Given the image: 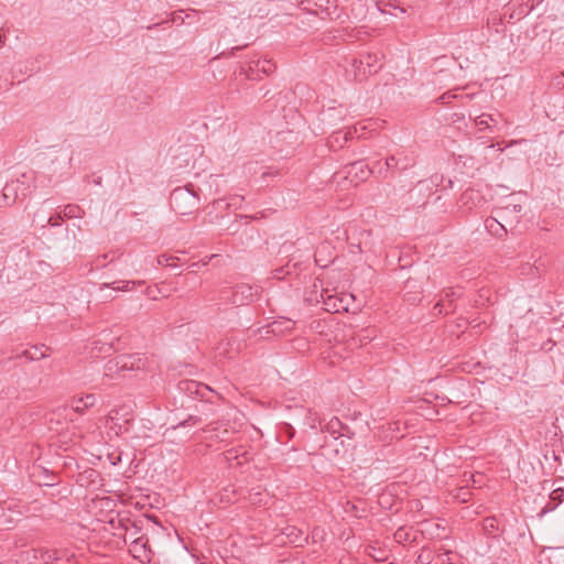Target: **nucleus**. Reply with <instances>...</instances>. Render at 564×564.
I'll use <instances>...</instances> for the list:
<instances>
[{"mask_svg":"<svg viewBox=\"0 0 564 564\" xmlns=\"http://www.w3.org/2000/svg\"><path fill=\"white\" fill-rule=\"evenodd\" d=\"M112 349V346L108 344L106 347L101 348L104 352H109Z\"/></svg>","mask_w":564,"mask_h":564,"instance_id":"obj_41","label":"nucleus"},{"mask_svg":"<svg viewBox=\"0 0 564 564\" xmlns=\"http://www.w3.org/2000/svg\"><path fill=\"white\" fill-rule=\"evenodd\" d=\"M199 189L193 184L176 187L170 195V206L178 215H189L198 209Z\"/></svg>","mask_w":564,"mask_h":564,"instance_id":"obj_2","label":"nucleus"},{"mask_svg":"<svg viewBox=\"0 0 564 564\" xmlns=\"http://www.w3.org/2000/svg\"><path fill=\"white\" fill-rule=\"evenodd\" d=\"M282 535H284L289 543L294 544L295 546H303L308 542V536L304 535V532L295 527V525H286L281 530Z\"/></svg>","mask_w":564,"mask_h":564,"instance_id":"obj_12","label":"nucleus"},{"mask_svg":"<svg viewBox=\"0 0 564 564\" xmlns=\"http://www.w3.org/2000/svg\"><path fill=\"white\" fill-rule=\"evenodd\" d=\"M280 431L286 435L288 440H292L295 435L294 427L289 423H283Z\"/></svg>","mask_w":564,"mask_h":564,"instance_id":"obj_33","label":"nucleus"},{"mask_svg":"<svg viewBox=\"0 0 564 564\" xmlns=\"http://www.w3.org/2000/svg\"><path fill=\"white\" fill-rule=\"evenodd\" d=\"M456 96L455 95H452L451 93H445L443 94L438 100L441 101V104H449L451 102V99L452 98H455Z\"/></svg>","mask_w":564,"mask_h":564,"instance_id":"obj_35","label":"nucleus"},{"mask_svg":"<svg viewBox=\"0 0 564 564\" xmlns=\"http://www.w3.org/2000/svg\"><path fill=\"white\" fill-rule=\"evenodd\" d=\"M155 291H156V290H151L150 288H148V289H147V294H148L151 299L155 300V299H156Z\"/></svg>","mask_w":564,"mask_h":564,"instance_id":"obj_40","label":"nucleus"},{"mask_svg":"<svg viewBox=\"0 0 564 564\" xmlns=\"http://www.w3.org/2000/svg\"><path fill=\"white\" fill-rule=\"evenodd\" d=\"M284 273V268H279L274 271V278L282 279Z\"/></svg>","mask_w":564,"mask_h":564,"instance_id":"obj_38","label":"nucleus"},{"mask_svg":"<svg viewBox=\"0 0 564 564\" xmlns=\"http://www.w3.org/2000/svg\"><path fill=\"white\" fill-rule=\"evenodd\" d=\"M276 66L275 63L272 59H257V61H250L248 63V69H245V73L247 74L248 78L253 79V73L254 72H261L265 75H270L275 70Z\"/></svg>","mask_w":564,"mask_h":564,"instance_id":"obj_11","label":"nucleus"},{"mask_svg":"<svg viewBox=\"0 0 564 564\" xmlns=\"http://www.w3.org/2000/svg\"><path fill=\"white\" fill-rule=\"evenodd\" d=\"M145 358L140 354H122L108 360L104 367V376L110 379L131 378V372L142 371Z\"/></svg>","mask_w":564,"mask_h":564,"instance_id":"obj_1","label":"nucleus"},{"mask_svg":"<svg viewBox=\"0 0 564 564\" xmlns=\"http://www.w3.org/2000/svg\"><path fill=\"white\" fill-rule=\"evenodd\" d=\"M482 528L486 533L494 534L498 530V520L495 517L484 519Z\"/></svg>","mask_w":564,"mask_h":564,"instance_id":"obj_30","label":"nucleus"},{"mask_svg":"<svg viewBox=\"0 0 564 564\" xmlns=\"http://www.w3.org/2000/svg\"><path fill=\"white\" fill-rule=\"evenodd\" d=\"M485 227L486 229L494 236L498 238H502L507 235V229L505 225H502L498 219L496 218H487L485 220Z\"/></svg>","mask_w":564,"mask_h":564,"instance_id":"obj_19","label":"nucleus"},{"mask_svg":"<svg viewBox=\"0 0 564 564\" xmlns=\"http://www.w3.org/2000/svg\"><path fill=\"white\" fill-rule=\"evenodd\" d=\"M178 389L188 395L196 397L206 401H209L208 394L213 392V390L207 384L194 380L180 381Z\"/></svg>","mask_w":564,"mask_h":564,"instance_id":"obj_9","label":"nucleus"},{"mask_svg":"<svg viewBox=\"0 0 564 564\" xmlns=\"http://www.w3.org/2000/svg\"><path fill=\"white\" fill-rule=\"evenodd\" d=\"M475 124L484 128H490V123H497V119L492 115L481 113L475 118Z\"/></svg>","mask_w":564,"mask_h":564,"instance_id":"obj_29","label":"nucleus"},{"mask_svg":"<svg viewBox=\"0 0 564 564\" xmlns=\"http://www.w3.org/2000/svg\"><path fill=\"white\" fill-rule=\"evenodd\" d=\"M453 497L457 501L465 503L470 500L471 491L467 486L458 487L454 490Z\"/></svg>","mask_w":564,"mask_h":564,"instance_id":"obj_27","label":"nucleus"},{"mask_svg":"<svg viewBox=\"0 0 564 564\" xmlns=\"http://www.w3.org/2000/svg\"><path fill=\"white\" fill-rule=\"evenodd\" d=\"M43 347H45V346L44 345H42L41 347L34 346L33 347L34 351H32L31 349H24L21 352L17 354L14 357L13 356L9 357L8 360L18 359L21 357L26 358L29 360H39V359L45 358L48 356L46 352L41 351L40 355L36 354V351L41 350V348H43Z\"/></svg>","mask_w":564,"mask_h":564,"instance_id":"obj_22","label":"nucleus"},{"mask_svg":"<svg viewBox=\"0 0 564 564\" xmlns=\"http://www.w3.org/2000/svg\"><path fill=\"white\" fill-rule=\"evenodd\" d=\"M371 175H377L383 180L388 178L390 175H393L391 167L389 166V162L386 159L384 162L376 161L373 165L370 167Z\"/></svg>","mask_w":564,"mask_h":564,"instance_id":"obj_20","label":"nucleus"},{"mask_svg":"<svg viewBox=\"0 0 564 564\" xmlns=\"http://www.w3.org/2000/svg\"><path fill=\"white\" fill-rule=\"evenodd\" d=\"M564 501V488H555L550 492L549 501L538 513L540 518L544 517L546 513L554 511L562 502Z\"/></svg>","mask_w":564,"mask_h":564,"instance_id":"obj_13","label":"nucleus"},{"mask_svg":"<svg viewBox=\"0 0 564 564\" xmlns=\"http://www.w3.org/2000/svg\"><path fill=\"white\" fill-rule=\"evenodd\" d=\"M521 210L522 206L520 204H507L499 208L498 215L501 219L506 220L510 214H519Z\"/></svg>","mask_w":564,"mask_h":564,"instance_id":"obj_25","label":"nucleus"},{"mask_svg":"<svg viewBox=\"0 0 564 564\" xmlns=\"http://www.w3.org/2000/svg\"><path fill=\"white\" fill-rule=\"evenodd\" d=\"M481 199H482V197L480 196L479 192L471 189V188L466 189L462 194V202L464 205H469V203L471 202L473 206H476L477 205L476 200L479 203Z\"/></svg>","mask_w":564,"mask_h":564,"instance_id":"obj_24","label":"nucleus"},{"mask_svg":"<svg viewBox=\"0 0 564 564\" xmlns=\"http://www.w3.org/2000/svg\"><path fill=\"white\" fill-rule=\"evenodd\" d=\"M84 215V209L76 204H68L63 208V216H65L66 219L82 218Z\"/></svg>","mask_w":564,"mask_h":564,"instance_id":"obj_23","label":"nucleus"},{"mask_svg":"<svg viewBox=\"0 0 564 564\" xmlns=\"http://www.w3.org/2000/svg\"><path fill=\"white\" fill-rule=\"evenodd\" d=\"M355 132L356 129L354 132L351 130L334 132L328 139L329 147L334 150L343 148L347 141L354 138Z\"/></svg>","mask_w":564,"mask_h":564,"instance_id":"obj_17","label":"nucleus"},{"mask_svg":"<svg viewBox=\"0 0 564 564\" xmlns=\"http://www.w3.org/2000/svg\"><path fill=\"white\" fill-rule=\"evenodd\" d=\"M140 532V529L137 525H133V531H127L124 534V543H128V541H132L134 538H139L138 534Z\"/></svg>","mask_w":564,"mask_h":564,"instance_id":"obj_34","label":"nucleus"},{"mask_svg":"<svg viewBox=\"0 0 564 564\" xmlns=\"http://www.w3.org/2000/svg\"><path fill=\"white\" fill-rule=\"evenodd\" d=\"M137 284H142L141 281H115L111 284H105L106 286H110L113 290L117 291H130L132 290Z\"/></svg>","mask_w":564,"mask_h":564,"instance_id":"obj_26","label":"nucleus"},{"mask_svg":"<svg viewBox=\"0 0 564 564\" xmlns=\"http://www.w3.org/2000/svg\"><path fill=\"white\" fill-rule=\"evenodd\" d=\"M33 561L31 564H52L62 561L65 556V551L57 549H33Z\"/></svg>","mask_w":564,"mask_h":564,"instance_id":"obj_8","label":"nucleus"},{"mask_svg":"<svg viewBox=\"0 0 564 564\" xmlns=\"http://www.w3.org/2000/svg\"><path fill=\"white\" fill-rule=\"evenodd\" d=\"M176 261H178V258L174 257V256L161 254V256L158 257V263L160 265L175 267L176 265Z\"/></svg>","mask_w":564,"mask_h":564,"instance_id":"obj_31","label":"nucleus"},{"mask_svg":"<svg viewBox=\"0 0 564 564\" xmlns=\"http://www.w3.org/2000/svg\"><path fill=\"white\" fill-rule=\"evenodd\" d=\"M33 176L22 174L21 177L12 180L11 183L14 186L20 200L25 199L32 193Z\"/></svg>","mask_w":564,"mask_h":564,"instance_id":"obj_14","label":"nucleus"},{"mask_svg":"<svg viewBox=\"0 0 564 564\" xmlns=\"http://www.w3.org/2000/svg\"><path fill=\"white\" fill-rule=\"evenodd\" d=\"M225 457L227 460H231L238 458V455L236 454V451L229 449L225 453Z\"/></svg>","mask_w":564,"mask_h":564,"instance_id":"obj_36","label":"nucleus"},{"mask_svg":"<svg viewBox=\"0 0 564 564\" xmlns=\"http://www.w3.org/2000/svg\"><path fill=\"white\" fill-rule=\"evenodd\" d=\"M3 43H4V40H3V37L0 35V46H1V45H3Z\"/></svg>","mask_w":564,"mask_h":564,"instance_id":"obj_42","label":"nucleus"},{"mask_svg":"<svg viewBox=\"0 0 564 564\" xmlns=\"http://www.w3.org/2000/svg\"><path fill=\"white\" fill-rule=\"evenodd\" d=\"M20 200L17 191L11 182H8L2 189V203L0 205L9 206Z\"/></svg>","mask_w":564,"mask_h":564,"instance_id":"obj_21","label":"nucleus"},{"mask_svg":"<svg viewBox=\"0 0 564 564\" xmlns=\"http://www.w3.org/2000/svg\"><path fill=\"white\" fill-rule=\"evenodd\" d=\"M462 295V291L455 289H448L443 292L442 299L435 304V308L438 310V313H443V307L445 306L444 302L446 301L448 304L445 308V314L448 313V310L454 311L455 306L453 305V301L456 297Z\"/></svg>","mask_w":564,"mask_h":564,"instance_id":"obj_16","label":"nucleus"},{"mask_svg":"<svg viewBox=\"0 0 564 564\" xmlns=\"http://www.w3.org/2000/svg\"><path fill=\"white\" fill-rule=\"evenodd\" d=\"M236 217H237V219L239 218V219H246V220H249V219H258V216H257V215H254V216L237 215Z\"/></svg>","mask_w":564,"mask_h":564,"instance_id":"obj_39","label":"nucleus"},{"mask_svg":"<svg viewBox=\"0 0 564 564\" xmlns=\"http://www.w3.org/2000/svg\"><path fill=\"white\" fill-rule=\"evenodd\" d=\"M345 178L358 184L366 181L370 175V166L364 160H357L344 166L341 172Z\"/></svg>","mask_w":564,"mask_h":564,"instance_id":"obj_5","label":"nucleus"},{"mask_svg":"<svg viewBox=\"0 0 564 564\" xmlns=\"http://www.w3.org/2000/svg\"><path fill=\"white\" fill-rule=\"evenodd\" d=\"M101 183V178L99 177L98 180H96V184H100Z\"/></svg>","mask_w":564,"mask_h":564,"instance_id":"obj_44","label":"nucleus"},{"mask_svg":"<svg viewBox=\"0 0 564 564\" xmlns=\"http://www.w3.org/2000/svg\"><path fill=\"white\" fill-rule=\"evenodd\" d=\"M351 66L355 73V79L362 80L368 75L377 73L381 68L377 54L367 53L359 58H352Z\"/></svg>","mask_w":564,"mask_h":564,"instance_id":"obj_4","label":"nucleus"},{"mask_svg":"<svg viewBox=\"0 0 564 564\" xmlns=\"http://www.w3.org/2000/svg\"><path fill=\"white\" fill-rule=\"evenodd\" d=\"M97 398L95 394H86L85 397L77 398L73 401L72 408L76 413L83 414L87 409L96 404Z\"/></svg>","mask_w":564,"mask_h":564,"instance_id":"obj_18","label":"nucleus"},{"mask_svg":"<svg viewBox=\"0 0 564 564\" xmlns=\"http://www.w3.org/2000/svg\"><path fill=\"white\" fill-rule=\"evenodd\" d=\"M129 553L142 563L150 562L152 558V551L149 546L148 538L140 535L129 542Z\"/></svg>","mask_w":564,"mask_h":564,"instance_id":"obj_7","label":"nucleus"},{"mask_svg":"<svg viewBox=\"0 0 564 564\" xmlns=\"http://www.w3.org/2000/svg\"><path fill=\"white\" fill-rule=\"evenodd\" d=\"M322 425V421L318 422ZM322 431L328 432L330 435L335 436L337 440L340 436H346L349 440L354 438L356 435V431L339 420L337 416H333L324 426H321Z\"/></svg>","mask_w":564,"mask_h":564,"instance_id":"obj_6","label":"nucleus"},{"mask_svg":"<svg viewBox=\"0 0 564 564\" xmlns=\"http://www.w3.org/2000/svg\"><path fill=\"white\" fill-rule=\"evenodd\" d=\"M238 231V227H235L231 231V234H236Z\"/></svg>","mask_w":564,"mask_h":564,"instance_id":"obj_43","label":"nucleus"},{"mask_svg":"<svg viewBox=\"0 0 564 564\" xmlns=\"http://www.w3.org/2000/svg\"><path fill=\"white\" fill-rule=\"evenodd\" d=\"M294 328V323L289 318H281L274 321L265 326V334H272L274 336H281L285 333H290Z\"/></svg>","mask_w":564,"mask_h":564,"instance_id":"obj_15","label":"nucleus"},{"mask_svg":"<svg viewBox=\"0 0 564 564\" xmlns=\"http://www.w3.org/2000/svg\"><path fill=\"white\" fill-rule=\"evenodd\" d=\"M189 422H192V424H197L199 422V419L198 417H194V416H189L188 420L184 421L182 423V425H188Z\"/></svg>","mask_w":564,"mask_h":564,"instance_id":"obj_37","label":"nucleus"},{"mask_svg":"<svg viewBox=\"0 0 564 564\" xmlns=\"http://www.w3.org/2000/svg\"><path fill=\"white\" fill-rule=\"evenodd\" d=\"M395 542L402 544L411 541V531L405 527H400L393 534Z\"/></svg>","mask_w":564,"mask_h":564,"instance_id":"obj_28","label":"nucleus"},{"mask_svg":"<svg viewBox=\"0 0 564 564\" xmlns=\"http://www.w3.org/2000/svg\"><path fill=\"white\" fill-rule=\"evenodd\" d=\"M63 219H65V216H63V210H62V212L56 213L55 215H52L51 217H48L47 220H46V224L43 225V227H45V226H51V227L61 226V221Z\"/></svg>","mask_w":564,"mask_h":564,"instance_id":"obj_32","label":"nucleus"},{"mask_svg":"<svg viewBox=\"0 0 564 564\" xmlns=\"http://www.w3.org/2000/svg\"><path fill=\"white\" fill-rule=\"evenodd\" d=\"M387 160L393 174L397 172L402 173L404 171H408L409 169H412L416 164L415 159L412 155H409L404 152H399L397 154L387 156Z\"/></svg>","mask_w":564,"mask_h":564,"instance_id":"obj_10","label":"nucleus"},{"mask_svg":"<svg viewBox=\"0 0 564 564\" xmlns=\"http://www.w3.org/2000/svg\"><path fill=\"white\" fill-rule=\"evenodd\" d=\"M258 296V288L241 283L235 288H225L220 291V299L230 302L236 306L247 305Z\"/></svg>","mask_w":564,"mask_h":564,"instance_id":"obj_3","label":"nucleus"}]
</instances>
